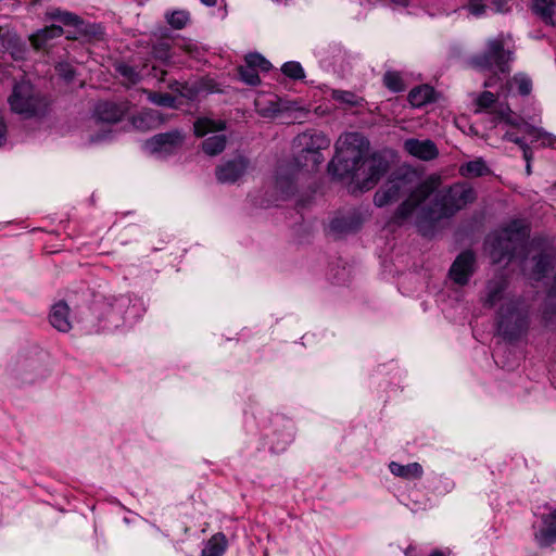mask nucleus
Returning <instances> with one entry per match:
<instances>
[{
    "instance_id": "obj_46",
    "label": "nucleus",
    "mask_w": 556,
    "mask_h": 556,
    "mask_svg": "<svg viewBox=\"0 0 556 556\" xmlns=\"http://www.w3.org/2000/svg\"><path fill=\"white\" fill-rule=\"evenodd\" d=\"M56 72L61 77H63L66 81H71L74 78L75 71L68 63H59L56 65Z\"/></svg>"
},
{
    "instance_id": "obj_11",
    "label": "nucleus",
    "mask_w": 556,
    "mask_h": 556,
    "mask_svg": "<svg viewBox=\"0 0 556 556\" xmlns=\"http://www.w3.org/2000/svg\"><path fill=\"white\" fill-rule=\"evenodd\" d=\"M389 167L388 161L378 154H374L370 157H365L362 168L365 178L361 181L359 188L362 190L371 189L379 179L387 173Z\"/></svg>"
},
{
    "instance_id": "obj_13",
    "label": "nucleus",
    "mask_w": 556,
    "mask_h": 556,
    "mask_svg": "<svg viewBox=\"0 0 556 556\" xmlns=\"http://www.w3.org/2000/svg\"><path fill=\"white\" fill-rule=\"evenodd\" d=\"M475 261V254L471 251L460 253L450 268L451 279L457 285H466L473 274Z\"/></svg>"
},
{
    "instance_id": "obj_41",
    "label": "nucleus",
    "mask_w": 556,
    "mask_h": 556,
    "mask_svg": "<svg viewBox=\"0 0 556 556\" xmlns=\"http://www.w3.org/2000/svg\"><path fill=\"white\" fill-rule=\"evenodd\" d=\"M281 71L286 76L292 79H302L305 76L302 65L294 61L286 62Z\"/></svg>"
},
{
    "instance_id": "obj_24",
    "label": "nucleus",
    "mask_w": 556,
    "mask_h": 556,
    "mask_svg": "<svg viewBox=\"0 0 556 556\" xmlns=\"http://www.w3.org/2000/svg\"><path fill=\"white\" fill-rule=\"evenodd\" d=\"M434 90L428 85H422L410 90L408 94L409 103L415 108H420L433 100Z\"/></svg>"
},
{
    "instance_id": "obj_7",
    "label": "nucleus",
    "mask_w": 556,
    "mask_h": 556,
    "mask_svg": "<svg viewBox=\"0 0 556 556\" xmlns=\"http://www.w3.org/2000/svg\"><path fill=\"white\" fill-rule=\"evenodd\" d=\"M331 140L321 131L307 130L298 135L293 141L296 150V164L307 170H315L324 162L321 153L330 147Z\"/></svg>"
},
{
    "instance_id": "obj_8",
    "label": "nucleus",
    "mask_w": 556,
    "mask_h": 556,
    "mask_svg": "<svg viewBox=\"0 0 556 556\" xmlns=\"http://www.w3.org/2000/svg\"><path fill=\"white\" fill-rule=\"evenodd\" d=\"M439 184V178L433 176L419 184L415 190L410 192L408 199L397 207L392 216V222L396 225H402L413 212L437 190Z\"/></svg>"
},
{
    "instance_id": "obj_50",
    "label": "nucleus",
    "mask_w": 556,
    "mask_h": 556,
    "mask_svg": "<svg viewBox=\"0 0 556 556\" xmlns=\"http://www.w3.org/2000/svg\"><path fill=\"white\" fill-rule=\"evenodd\" d=\"M7 134H8L7 124L3 119V116L0 114V147H2L5 143Z\"/></svg>"
},
{
    "instance_id": "obj_15",
    "label": "nucleus",
    "mask_w": 556,
    "mask_h": 556,
    "mask_svg": "<svg viewBox=\"0 0 556 556\" xmlns=\"http://www.w3.org/2000/svg\"><path fill=\"white\" fill-rule=\"evenodd\" d=\"M0 42L13 60L22 61L26 59L27 47L25 42L9 27L0 26Z\"/></svg>"
},
{
    "instance_id": "obj_10",
    "label": "nucleus",
    "mask_w": 556,
    "mask_h": 556,
    "mask_svg": "<svg viewBox=\"0 0 556 556\" xmlns=\"http://www.w3.org/2000/svg\"><path fill=\"white\" fill-rule=\"evenodd\" d=\"M547 511L540 516L538 527L533 526L534 541L541 548H546L556 543V507L547 506Z\"/></svg>"
},
{
    "instance_id": "obj_53",
    "label": "nucleus",
    "mask_w": 556,
    "mask_h": 556,
    "mask_svg": "<svg viewBox=\"0 0 556 556\" xmlns=\"http://www.w3.org/2000/svg\"><path fill=\"white\" fill-rule=\"evenodd\" d=\"M217 0H201V2L207 7H213L216 4Z\"/></svg>"
},
{
    "instance_id": "obj_27",
    "label": "nucleus",
    "mask_w": 556,
    "mask_h": 556,
    "mask_svg": "<svg viewBox=\"0 0 556 556\" xmlns=\"http://www.w3.org/2000/svg\"><path fill=\"white\" fill-rule=\"evenodd\" d=\"M144 93L147 94V99L151 103H153L157 106L169 108V109L178 108L177 98L173 94L164 93L161 91H152V90H147V91H144Z\"/></svg>"
},
{
    "instance_id": "obj_42",
    "label": "nucleus",
    "mask_w": 556,
    "mask_h": 556,
    "mask_svg": "<svg viewBox=\"0 0 556 556\" xmlns=\"http://www.w3.org/2000/svg\"><path fill=\"white\" fill-rule=\"evenodd\" d=\"M152 54L160 61H168L170 58V46L166 40L159 41L152 47Z\"/></svg>"
},
{
    "instance_id": "obj_18",
    "label": "nucleus",
    "mask_w": 556,
    "mask_h": 556,
    "mask_svg": "<svg viewBox=\"0 0 556 556\" xmlns=\"http://www.w3.org/2000/svg\"><path fill=\"white\" fill-rule=\"evenodd\" d=\"M127 111L125 104L114 102H100L94 109V117L103 123L114 124L119 122Z\"/></svg>"
},
{
    "instance_id": "obj_37",
    "label": "nucleus",
    "mask_w": 556,
    "mask_h": 556,
    "mask_svg": "<svg viewBox=\"0 0 556 556\" xmlns=\"http://www.w3.org/2000/svg\"><path fill=\"white\" fill-rule=\"evenodd\" d=\"M50 16L51 18L56 20L67 26H77L81 24V20L78 15L67 11L54 10L50 13Z\"/></svg>"
},
{
    "instance_id": "obj_14",
    "label": "nucleus",
    "mask_w": 556,
    "mask_h": 556,
    "mask_svg": "<svg viewBox=\"0 0 556 556\" xmlns=\"http://www.w3.org/2000/svg\"><path fill=\"white\" fill-rule=\"evenodd\" d=\"M249 161L239 155L229 160L216 168V178L222 184H233L244 175Z\"/></svg>"
},
{
    "instance_id": "obj_12",
    "label": "nucleus",
    "mask_w": 556,
    "mask_h": 556,
    "mask_svg": "<svg viewBox=\"0 0 556 556\" xmlns=\"http://www.w3.org/2000/svg\"><path fill=\"white\" fill-rule=\"evenodd\" d=\"M407 182L404 177L389 179L374 197L375 205L382 207L394 201H397L407 189Z\"/></svg>"
},
{
    "instance_id": "obj_30",
    "label": "nucleus",
    "mask_w": 556,
    "mask_h": 556,
    "mask_svg": "<svg viewBox=\"0 0 556 556\" xmlns=\"http://www.w3.org/2000/svg\"><path fill=\"white\" fill-rule=\"evenodd\" d=\"M194 134L198 137H203L211 131L222 130L225 128L224 122H215L206 117L198 118L194 122Z\"/></svg>"
},
{
    "instance_id": "obj_3",
    "label": "nucleus",
    "mask_w": 556,
    "mask_h": 556,
    "mask_svg": "<svg viewBox=\"0 0 556 556\" xmlns=\"http://www.w3.org/2000/svg\"><path fill=\"white\" fill-rule=\"evenodd\" d=\"M336 155L328 164V172L340 179L358 177L369 149L368 140L359 132H346L339 137Z\"/></svg>"
},
{
    "instance_id": "obj_19",
    "label": "nucleus",
    "mask_w": 556,
    "mask_h": 556,
    "mask_svg": "<svg viewBox=\"0 0 556 556\" xmlns=\"http://www.w3.org/2000/svg\"><path fill=\"white\" fill-rule=\"evenodd\" d=\"M63 35V28L58 25L47 26L29 36V41L34 49L42 50L50 46V41L60 38Z\"/></svg>"
},
{
    "instance_id": "obj_16",
    "label": "nucleus",
    "mask_w": 556,
    "mask_h": 556,
    "mask_svg": "<svg viewBox=\"0 0 556 556\" xmlns=\"http://www.w3.org/2000/svg\"><path fill=\"white\" fill-rule=\"evenodd\" d=\"M168 121V116L154 109H144L132 117V125L140 130L154 129Z\"/></svg>"
},
{
    "instance_id": "obj_49",
    "label": "nucleus",
    "mask_w": 556,
    "mask_h": 556,
    "mask_svg": "<svg viewBox=\"0 0 556 556\" xmlns=\"http://www.w3.org/2000/svg\"><path fill=\"white\" fill-rule=\"evenodd\" d=\"M198 94V89L194 87H189L188 85H184L182 89H179V96L186 98L188 100L195 99Z\"/></svg>"
},
{
    "instance_id": "obj_40",
    "label": "nucleus",
    "mask_w": 556,
    "mask_h": 556,
    "mask_svg": "<svg viewBox=\"0 0 556 556\" xmlns=\"http://www.w3.org/2000/svg\"><path fill=\"white\" fill-rule=\"evenodd\" d=\"M245 63L254 67L257 72H267L270 70V63L260 53H250L245 56Z\"/></svg>"
},
{
    "instance_id": "obj_21",
    "label": "nucleus",
    "mask_w": 556,
    "mask_h": 556,
    "mask_svg": "<svg viewBox=\"0 0 556 556\" xmlns=\"http://www.w3.org/2000/svg\"><path fill=\"white\" fill-rule=\"evenodd\" d=\"M50 324L61 332H68L72 329L70 320V307L65 302H59L52 306Z\"/></svg>"
},
{
    "instance_id": "obj_44",
    "label": "nucleus",
    "mask_w": 556,
    "mask_h": 556,
    "mask_svg": "<svg viewBox=\"0 0 556 556\" xmlns=\"http://www.w3.org/2000/svg\"><path fill=\"white\" fill-rule=\"evenodd\" d=\"M117 72L126 77L130 83H136L139 80V74L136 70L127 64H119L117 66Z\"/></svg>"
},
{
    "instance_id": "obj_5",
    "label": "nucleus",
    "mask_w": 556,
    "mask_h": 556,
    "mask_svg": "<svg viewBox=\"0 0 556 556\" xmlns=\"http://www.w3.org/2000/svg\"><path fill=\"white\" fill-rule=\"evenodd\" d=\"M514 60V49L510 47V37L498 35L486 41L485 50L471 59L475 67L481 71H493L494 75L484 81V87H493L497 80V74H509V63Z\"/></svg>"
},
{
    "instance_id": "obj_6",
    "label": "nucleus",
    "mask_w": 556,
    "mask_h": 556,
    "mask_svg": "<svg viewBox=\"0 0 556 556\" xmlns=\"http://www.w3.org/2000/svg\"><path fill=\"white\" fill-rule=\"evenodd\" d=\"M10 110L23 118L45 116L51 101L48 96L37 89L29 80L16 81L8 97Z\"/></svg>"
},
{
    "instance_id": "obj_25",
    "label": "nucleus",
    "mask_w": 556,
    "mask_h": 556,
    "mask_svg": "<svg viewBox=\"0 0 556 556\" xmlns=\"http://www.w3.org/2000/svg\"><path fill=\"white\" fill-rule=\"evenodd\" d=\"M533 8L546 23L556 25V0H534Z\"/></svg>"
},
{
    "instance_id": "obj_2",
    "label": "nucleus",
    "mask_w": 556,
    "mask_h": 556,
    "mask_svg": "<svg viewBox=\"0 0 556 556\" xmlns=\"http://www.w3.org/2000/svg\"><path fill=\"white\" fill-rule=\"evenodd\" d=\"M477 199V192L468 182H456L437 193L432 205L418 212L416 226L425 236H432L435 225L443 218L454 216Z\"/></svg>"
},
{
    "instance_id": "obj_39",
    "label": "nucleus",
    "mask_w": 556,
    "mask_h": 556,
    "mask_svg": "<svg viewBox=\"0 0 556 556\" xmlns=\"http://www.w3.org/2000/svg\"><path fill=\"white\" fill-rule=\"evenodd\" d=\"M383 83L387 88L393 92H400L404 90L403 79L396 72H387L383 76Z\"/></svg>"
},
{
    "instance_id": "obj_51",
    "label": "nucleus",
    "mask_w": 556,
    "mask_h": 556,
    "mask_svg": "<svg viewBox=\"0 0 556 556\" xmlns=\"http://www.w3.org/2000/svg\"><path fill=\"white\" fill-rule=\"evenodd\" d=\"M185 84L178 81V80H172L168 83V88L174 91V92H177L179 94V89H182Z\"/></svg>"
},
{
    "instance_id": "obj_32",
    "label": "nucleus",
    "mask_w": 556,
    "mask_h": 556,
    "mask_svg": "<svg viewBox=\"0 0 556 556\" xmlns=\"http://www.w3.org/2000/svg\"><path fill=\"white\" fill-rule=\"evenodd\" d=\"M533 261L535 264L532 270V278L540 280L547 274L552 265V257L548 254L541 253L538 256H534Z\"/></svg>"
},
{
    "instance_id": "obj_17",
    "label": "nucleus",
    "mask_w": 556,
    "mask_h": 556,
    "mask_svg": "<svg viewBox=\"0 0 556 556\" xmlns=\"http://www.w3.org/2000/svg\"><path fill=\"white\" fill-rule=\"evenodd\" d=\"M405 150L413 156L424 161H430L438 156L439 151L433 141L407 139L404 142Z\"/></svg>"
},
{
    "instance_id": "obj_33",
    "label": "nucleus",
    "mask_w": 556,
    "mask_h": 556,
    "mask_svg": "<svg viewBox=\"0 0 556 556\" xmlns=\"http://www.w3.org/2000/svg\"><path fill=\"white\" fill-rule=\"evenodd\" d=\"M167 23L175 29H182L190 21V15L185 10H177L166 14Z\"/></svg>"
},
{
    "instance_id": "obj_29",
    "label": "nucleus",
    "mask_w": 556,
    "mask_h": 556,
    "mask_svg": "<svg viewBox=\"0 0 556 556\" xmlns=\"http://www.w3.org/2000/svg\"><path fill=\"white\" fill-rule=\"evenodd\" d=\"M459 173L464 177H481L489 173V168L484 161L478 159L462 165Z\"/></svg>"
},
{
    "instance_id": "obj_45",
    "label": "nucleus",
    "mask_w": 556,
    "mask_h": 556,
    "mask_svg": "<svg viewBox=\"0 0 556 556\" xmlns=\"http://www.w3.org/2000/svg\"><path fill=\"white\" fill-rule=\"evenodd\" d=\"M510 0H491L488 9L493 13H505L510 9Z\"/></svg>"
},
{
    "instance_id": "obj_34",
    "label": "nucleus",
    "mask_w": 556,
    "mask_h": 556,
    "mask_svg": "<svg viewBox=\"0 0 556 556\" xmlns=\"http://www.w3.org/2000/svg\"><path fill=\"white\" fill-rule=\"evenodd\" d=\"M238 74L240 79L247 85L257 86L261 83L258 72L247 63L239 66Z\"/></svg>"
},
{
    "instance_id": "obj_31",
    "label": "nucleus",
    "mask_w": 556,
    "mask_h": 556,
    "mask_svg": "<svg viewBox=\"0 0 556 556\" xmlns=\"http://www.w3.org/2000/svg\"><path fill=\"white\" fill-rule=\"evenodd\" d=\"M226 549V538L224 534L212 536L202 549V556H222Z\"/></svg>"
},
{
    "instance_id": "obj_35",
    "label": "nucleus",
    "mask_w": 556,
    "mask_h": 556,
    "mask_svg": "<svg viewBox=\"0 0 556 556\" xmlns=\"http://www.w3.org/2000/svg\"><path fill=\"white\" fill-rule=\"evenodd\" d=\"M331 96L332 99L342 104H346L348 106H357L363 101L362 98L357 97L355 93L351 91L332 90Z\"/></svg>"
},
{
    "instance_id": "obj_1",
    "label": "nucleus",
    "mask_w": 556,
    "mask_h": 556,
    "mask_svg": "<svg viewBox=\"0 0 556 556\" xmlns=\"http://www.w3.org/2000/svg\"><path fill=\"white\" fill-rule=\"evenodd\" d=\"M507 281L504 278L490 280L483 305L497 311L498 330L509 340L517 339L528 327V306L520 298L506 293Z\"/></svg>"
},
{
    "instance_id": "obj_48",
    "label": "nucleus",
    "mask_w": 556,
    "mask_h": 556,
    "mask_svg": "<svg viewBox=\"0 0 556 556\" xmlns=\"http://www.w3.org/2000/svg\"><path fill=\"white\" fill-rule=\"evenodd\" d=\"M180 49L186 52L188 55L192 58H198L200 55L201 49L193 42H184L180 46Z\"/></svg>"
},
{
    "instance_id": "obj_56",
    "label": "nucleus",
    "mask_w": 556,
    "mask_h": 556,
    "mask_svg": "<svg viewBox=\"0 0 556 556\" xmlns=\"http://www.w3.org/2000/svg\"><path fill=\"white\" fill-rule=\"evenodd\" d=\"M429 556H445L441 551H433Z\"/></svg>"
},
{
    "instance_id": "obj_54",
    "label": "nucleus",
    "mask_w": 556,
    "mask_h": 556,
    "mask_svg": "<svg viewBox=\"0 0 556 556\" xmlns=\"http://www.w3.org/2000/svg\"><path fill=\"white\" fill-rule=\"evenodd\" d=\"M527 162V166H526V173L527 175H531V161H526Z\"/></svg>"
},
{
    "instance_id": "obj_28",
    "label": "nucleus",
    "mask_w": 556,
    "mask_h": 556,
    "mask_svg": "<svg viewBox=\"0 0 556 556\" xmlns=\"http://www.w3.org/2000/svg\"><path fill=\"white\" fill-rule=\"evenodd\" d=\"M226 142L227 139L225 135H214L203 141L202 149L207 155L214 156L225 150Z\"/></svg>"
},
{
    "instance_id": "obj_55",
    "label": "nucleus",
    "mask_w": 556,
    "mask_h": 556,
    "mask_svg": "<svg viewBox=\"0 0 556 556\" xmlns=\"http://www.w3.org/2000/svg\"><path fill=\"white\" fill-rule=\"evenodd\" d=\"M392 1L397 4H401V5H406L408 3V0H392Z\"/></svg>"
},
{
    "instance_id": "obj_38",
    "label": "nucleus",
    "mask_w": 556,
    "mask_h": 556,
    "mask_svg": "<svg viewBox=\"0 0 556 556\" xmlns=\"http://www.w3.org/2000/svg\"><path fill=\"white\" fill-rule=\"evenodd\" d=\"M503 138H504V140L514 142L520 147V149L522 150L525 161L532 160V157H533L532 150H531L530 146L526 142L525 137H519L514 132L507 131Z\"/></svg>"
},
{
    "instance_id": "obj_47",
    "label": "nucleus",
    "mask_w": 556,
    "mask_h": 556,
    "mask_svg": "<svg viewBox=\"0 0 556 556\" xmlns=\"http://www.w3.org/2000/svg\"><path fill=\"white\" fill-rule=\"evenodd\" d=\"M486 9L488 5H485L482 0H470L468 4V10L476 16L485 13Z\"/></svg>"
},
{
    "instance_id": "obj_58",
    "label": "nucleus",
    "mask_w": 556,
    "mask_h": 556,
    "mask_svg": "<svg viewBox=\"0 0 556 556\" xmlns=\"http://www.w3.org/2000/svg\"><path fill=\"white\" fill-rule=\"evenodd\" d=\"M161 73H162V76H164V75L166 74V72H165V71H162ZM160 80H162V81H163V80H164V78H163V77H161V78H160Z\"/></svg>"
},
{
    "instance_id": "obj_36",
    "label": "nucleus",
    "mask_w": 556,
    "mask_h": 556,
    "mask_svg": "<svg viewBox=\"0 0 556 556\" xmlns=\"http://www.w3.org/2000/svg\"><path fill=\"white\" fill-rule=\"evenodd\" d=\"M507 84L509 86L515 84L517 86L518 92L521 96H528L532 90L531 79L522 73L516 74Z\"/></svg>"
},
{
    "instance_id": "obj_9",
    "label": "nucleus",
    "mask_w": 556,
    "mask_h": 556,
    "mask_svg": "<svg viewBox=\"0 0 556 556\" xmlns=\"http://www.w3.org/2000/svg\"><path fill=\"white\" fill-rule=\"evenodd\" d=\"M185 141V135L178 129L162 132L148 139L144 148L151 154L167 156L178 150Z\"/></svg>"
},
{
    "instance_id": "obj_52",
    "label": "nucleus",
    "mask_w": 556,
    "mask_h": 556,
    "mask_svg": "<svg viewBox=\"0 0 556 556\" xmlns=\"http://www.w3.org/2000/svg\"><path fill=\"white\" fill-rule=\"evenodd\" d=\"M509 112H510L509 108L501 109L498 111V116H500L501 119H504L505 122H507L509 124H514L510 121V118L508 117Z\"/></svg>"
},
{
    "instance_id": "obj_22",
    "label": "nucleus",
    "mask_w": 556,
    "mask_h": 556,
    "mask_svg": "<svg viewBox=\"0 0 556 556\" xmlns=\"http://www.w3.org/2000/svg\"><path fill=\"white\" fill-rule=\"evenodd\" d=\"M519 130L525 135V138L527 137L530 140V143L541 142L543 147H552L556 142L553 135L528 124L519 126Z\"/></svg>"
},
{
    "instance_id": "obj_23",
    "label": "nucleus",
    "mask_w": 556,
    "mask_h": 556,
    "mask_svg": "<svg viewBox=\"0 0 556 556\" xmlns=\"http://www.w3.org/2000/svg\"><path fill=\"white\" fill-rule=\"evenodd\" d=\"M390 471L404 479H420L424 475V469L419 463H410L408 465H401L395 462H391L389 465Z\"/></svg>"
},
{
    "instance_id": "obj_43",
    "label": "nucleus",
    "mask_w": 556,
    "mask_h": 556,
    "mask_svg": "<svg viewBox=\"0 0 556 556\" xmlns=\"http://www.w3.org/2000/svg\"><path fill=\"white\" fill-rule=\"evenodd\" d=\"M496 102V96L490 91H483L479 94L476 100V104L478 110L476 112H480V110H486L492 108V105Z\"/></svg>"
},
{
    "instance_id": "obj_20",
    "label": "nucleus",
    "mask_w": 556,
    "mask_h": 556,
    "mask_svg": "<svg viewBox=\"0 0 556 556\" xmlns=\"http://www.w3.org/2000/svg\"><path fill=\"white\" fill-rule=\"evenodd\" d=\"M362 225L361 218L355 214L334 217L330 223V230L337 236L355 232Z\"/></svg>"
},
{
    "instance_id": "obj_26",
    "label": "nucleus",
    "mask_w": 556,
    "mask_h": 556,
    "mask_svg": "<svg viewBox=\"0 0 556 556\" xmlns=\"http://www.w3.org/2000/svg\"><path fill=\"white\" fill-rule=\"evenodd\" d=\"M295 176L293 172L287 168H280L276 177V187L281 192L282 197L290 195L295 189Z\"/></svg>"
},
{
    "instance_id": "obj_4",
    "label": "nucleus",
    "mask_w": 556,
    "mask_h": 556,
    "mask_svg": "<svg viewBox=\"0 0 556 556\" xmlns=\"http://www.w3.org/2000/svg\"><path fill=\"white\" fill-rule=\"evenodd\" d=\"M530 229L525 220L515 219L501 229L492 242L491 257L494 263H500L507 258L508 261L520 257L526 260L529 249L535 243V240L528 241Z\"/></svg>"
},
{
    "instance_id": "obj_57",
    "label": "nucleus",
    "mask_w": 556,
    "mask_h": 556,
    "mask_svg": "<svg viewBox=\"0 0 556 556\" xmlns=\"http://www.w3.org/2000/svg\"><path fill=\"white\" fill-rule=\"evenodd\" d=\"M102 138H103V137H97L96 139H93V138H92V139H91V141H99V140H101Z\"/></svg>"
}]
</instances>
